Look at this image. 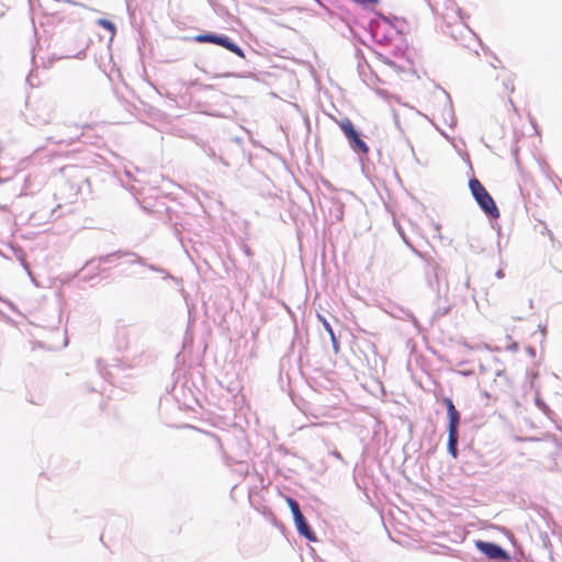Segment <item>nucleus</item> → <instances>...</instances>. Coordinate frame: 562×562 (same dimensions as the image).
Instances as JSON below:
<instances>
[{
	"label": "nucleus",
	"instance_id": "nucleus-1",
	"mask_svg": "<svg viewBox=\"0 0 562 562\" xmlns=\"http://www.w3.org/2000/svg\"><path fill=\"white\" fill-rule=\"evenodd\" d=\"M469 188L481 209L491 217L498 218L499 211L484 186L476 178L469 181Z\"/></svg>",
	"mask_w": 562,
	"mask_h": 562
},
{
	"label": "nucleus",
	"instance_id": "nucleus-2",
	"mask_svg": "<svg viewBox=\"0 0 562 562\" xmlns=\"http://www.w3.org/2000/svg\"><path fill=\"white\" fill-rule=\"evenodd\" d=\"M333 120L340 127L353 150L362 155L369 154V146L361 139L359 133L355 130L352 122L348 117H333Z\"/></svg>",
	"mask_w": 562,
	"mask_h": 562
},
{
	"label": "nucleus",
	"instance_id": "nucleus-3",
	"mask_svg": "<svg viewBox=\"0 0 562 562\" xmlns=\"http://www.w3.org/2000/svg\"><path fill=\"white\" fill-rule=\"evenodd\" d=\"M193 40L196 43H212V44L220 45L222 47H225L229 52L236 54L237 56L244 57L243 49L237 44L232 42L227 36L207 33V34H199V35L194 36Z\"/></svg>",
	"mask_w": 562,
	"mask_h": 562
},
{
	"label": "nucleus",
	"instance_id": "nucleus-4",
	"mask_svg": "<svg viewBox=\"0 0 562 562\" xmlns=\"http://www.w3.org/2000/svg\"><path fill=\"white\" fill-rule=\"evenodd\" d=\"M475 547L488 559L509 560V554L496 543L477 540Z\"/></svg>",
	"mask_w": 562,
	"mask_h": 562
},
{
	"label": "nucleus",
	"instance_id": "nucleus-5",
	"mask_svg": "<svg viewBox=\"0 0 562 562\" xmlns=\"http://www.w3.org/2000/svg\"><path fill=\"white\" fill-rule=\"evenodd\" d=\"M442 19L445 20L448 29L452 26H459L462 29L465 26L464 19L461 15L460 10L457 8H448V12L442 14ZM459 33H461V30H459Z\"/></svg>",
	"mask_w": 562,
	"mask_h": 562
},
{
	"label": "nucleus",
	"instance_id": "nucleus-6",
	"mask_svg": "<svg viewBox=\"0 0 562 562\" xmlns=\"http://www.w3.org/2000/svg\"><path fill=\"white\" fill-rule=\"evenodd\" d=\"M443 403L447 407V414L449 418L448 432H458V427L460 424V414L456 409L452 401L450 398H445Z\"/></svg>",
	"mask_w": 562,
	"mask_h": 562
},
{
	"label": "nucleus",
	"instance_id": "nucleus-7",
	"mask_svg": "<svg viewBox=\"0 0 562 562\" xmlns=\"http://www.w3.org/2000/svg\"><path fill=\"white\" fill-rule=\"evenodd\" d=\"M293 519H294L296 529L301 536L305 537L306 539H308L311 541L317 540L315 533L312 531L311 527L308 526V524L303 515L295 517Z\"/></svg>",
	"mask_w": 562,
	"mask_h": 562
},
{
	"label": "nucleus",
	"instance_id": "nucleus-8",
	"mask_svg": "<svg viewBox=\"0 0 562 562\" xmlns=\"http://www.w3.org/2000/svg\"><path fill=\"white\" fill-rule=\"evenodd\" d=\"M458 440H459V432H449L448 436V451L453 457H458Z\"/></svg>",
	"mask_w": 562,
	"mask_h": 562
},
{
	"label": "nucleus",
	"instance_id": "nucleus-9",
	"mask_svg": "<svg viewBox=\"0 0 562 562\" xmlns=\"http://www.w3.org/2000/svg\"><path fill=\"white\" fill-rule=\"evenodd\" d=\"M285 502H286V504L289 505V507H290V509H291V513H292V515H293V518H295V517H299V516L303 515V514L301 513V509H300V506H299L297 502H296L294 498H292V497H290V496H286V497H285Z\"/></svg>",
	"mask_w": 562,
	"mask_h": 562
},
{
	"label": "nucleus",
	"instance_id": "nucleus-10",
	"mask_svg": "<svg viewBox=\"0 0 562 562\" xmlns=\"http://www.w3.org/2000/svg\"><path fill=\"white\" fill-rule=\"evenodd\" d=\"M321 319H322V323H323L326 331L329 334L334 345H336V338H335V334H334V330H333L331 326L329 325V323L325 318H321Z\"/></svg>",
	"mask_w": 562,
	"mask_h": 562
},
{
	"label": "nucleus",
	"instance_id": "nucleus-11",
	"mask_svg": "<svg viewBox=\"0 0 562 562\" xmlns=\"http://www.w3.org/2000/svg\"><path fill=\"white\" fill-rule=\"evenodd\" d=\"M99 24L101 26H103L104 29L111 31L112 33H114V31H115L114 24L109 20L101 19V20H99Z\"/></svg>",
	"mask_w": 562,
	"mask_h": 562
},
{
	"label": "nucleus",
	"instance_id": "nucleus-12",
	"mask_svg": "<svg viewBox=\"0 0 562 562\" xmlns=\"http://www.w3.org/2000/svg\"><path fill=\"white\" fill-rule=\"evenodd\" d=\"M436 92L439 94V99H438L439 103H447L449 101V97L447 95V93L443 90L437 89Z\"/></svg>",
	"mask_w": 562,
	"mask_h": 562
},
{
	"label": "nucleus",
	"instance_id": "nucleus-13",
	"mask_svg": "<svg viewBox=\"0 0 562 562\" xmlns=\"http://www.w3.org/2000/svg\"><path fill=\"white\" fill-rule=\"evenodd\" d=\"M529 306L531 310L533 308L532 301H529Z\"/></svg>",
	"mask_w": 562,
	"mask_h": 562
}]
</instances>
